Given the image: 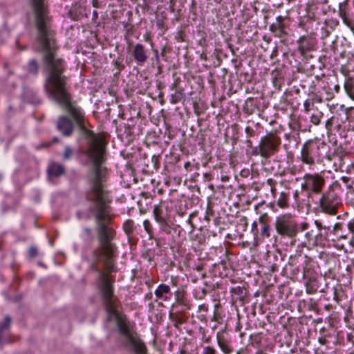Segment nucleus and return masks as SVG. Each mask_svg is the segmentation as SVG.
Masks as SVG:
<instances>
[{"label": "nucleus", "instance_id": "34", "mask_svg": "<svg viewBox=\"0 0 354 354\" xmlns=\"http://www.w3.org/2000/svg\"><path fill=\"white\" fill-rule=\"evenodd\" d=\"M310 102L308 100H306L304 103V111L308 112L310 110Z\"/></svg>", "mask_w": 354, "mask_h": 354}, {"label": "nucleus", "instance_id": "1", "mask_svg": "<svg viewBox=\"0 0 354 354\" xmlns=\"http://www.w3.org/2000/svg\"><path fill=\"white\" fill-rule=\"evenodd\" d=\"M325 147L324 142H319L312 140L306 142L301 148L300 156L298 158L304 164L310 167L315 165L321 158V149Z\"/></svg>", "mask_w": 354, "mask_h": 354}, {"label": "nucleus", "instance_id": "22", "mask_svg": "<svg viewBox=\"0 0 354 354\" xmlns=\"http://www.w3.org/2000/svg\"><path fill=\"white\" fill-rule=\"evenodd\" d=\"M143 226L149 237H152L153 232L151 222L149 220H145L143 222Z\"/></svg>", "mask_w": 354, "mask_h": 354}, {"label": "nucleus", "instance_id": "4", "mask_svg": "<svg viewBox=\"0 0 354 354\" xmlns=\"http://www.w3.org/2000/svg\"><path fill=\"white\" fill-rule=\"evenodd\" d=\"M301 188L309 193L320 194L325 184L324 177L319 174H306L304 176Z\"/></svg>", "mask_w": 354, "mask_h": 354}, {"label": "nucleus", "instance_id": "11", "mask_svg": "<svg viewBox=\"0 0 354 354\" xmlns=\"http://www.w3.org/2000/svg\"><path fill=\"white\" fill-rule=\"evenodd\" d=\"M298 44L300 53L304 55L314 48L315 41L311 37L303 36L298 40Z\"/></svg>", "mask_w": 354, "mask_h": 354}, {"label": "nucleus", "instance_id": "12", "mask_svg": "<svg viewBox=\"0 0 354 354\" xmlns=\"http://www.w3.org/2000/svg\"><path fill=\"white\" fill-rule=\"evenodd\" d=\"M154 294L158 299L164 301H168L171 295L170 287L167 284L161 283L156 289Z\"/></svg>", "mask_w": 354, "mask_h": 354}, {"label": "nucleus", "instance_id": "18", "mask_svg": "<svg viewBox=\"0 0 354 354\" xmlns=\"http://www.w3.org/2000/svg\"><path fill=\"white\" fill-rule=\"evenodd\" d=\"M347 6H348L347 1H345L344 2H342V3H339V10H338V12H339V16L341 18H345V17L347 16V15H348V12H347Z\"/></svg>", "mask_w": 354, "mask_h": 354}, {"label": "nucleus", "instance_id": "28", "mask_svg": "<svg viewBox=\"0 0 354 354\" xmlns=\"http://www.w3.org/2000/svg\"><path fill=\"white\" fill-rule=\"evenodd\" d=\"M315 224L319 230H321L322 228H324L326 230V232H329V230H330V227H326V226L323 227L322 223L317 220H316L315 221Z\"/></svg>", "mask_w": 354, "mask_h": 354}, {"label": "nucleus", "instance_id": "3", "mask_svg": "<svg viewBox=\"0 0 354 354\" xmlns=\"http://www.w3.org/2000/svg\"><path fill=\"white\" fill-rule=\"evenodd\" d=\"M340 198L333 191H328L322 194L319 199V207L322 211L330 215H335Z\"/></svg>", "mask_w": 354, "mask_h": 354}, {"label": "nucleus", "instance_id": "38", "mask_svg": "<svg viewBox=\"0 0 354 354\" xmlns=\"http://www.w3.org/2000/svg\"><path fill=\"white\" fill-rule=\"evenodd\" d=\"M98 18V12L96 10H93L92 13V20L95 21Z\"/></svg>", "mask_w": 354, "mask_h": 354}, {"label": "nucleus", "instance_id": "31", "mask_svg": "<svg viewBox=\"0 0 354 354\" xmlns=\"http://www.w3.org/2000/svg\"><path fill=\"white\" fill-rule=\"evenodd\" d=\"M83 236L86 238H89L91 235V230L88 227H85L83 229Z\"/></svg>", "mask_w": 354, "mask_h": 354}, {"label": "nucleus", "instance_id": "37", "mask_svg": "<svg viewBox=\"0 0 354 354\" xmlns=\"http://www.w3.org/2000/svg\"><path fill=\"white\" fill-rule=\"evenodd\" d=\"M208 310V307L205 304H201L198 306V311L207 312Z\"/></svg>", "mask_w": 354, "mask_h": 354}, {"label": "nucleus", "instance_id": "19", "mask_svg": "<svg viewBox=\"0 0 354 354\" xmlns=\"http://www.w3.org/2000/svg\"><path fill=\"white\" fill-rule=\"evenodd\" d=\"M184 94L182 91H176L171 95L170 102L171 104H176L183 98Z\"/></svg>", "mask_w": 354, "mask_h": 354}, {"label": "nucleus", "instance_id": "33", "mask_svg": "<svg viewBox=\"0 0 354 354\" xmlns=\"http://www.w3.org/2000/svg\"><path fill=\"white\" fill-rule=\"evenodd\" d=\"M268 216L267 214H263V215H261L260 217H259V223L262 224V225H263L264 224H267V220H268Z\"/></svg>", "mask_w": 354, "mask_h": 354}, {"label": "nucleus", "instance_id": "10", "mask_svg": "<svg viewBox=\"0 0 354 354\" xmlns=\"http://www.w3.org/2000/svg\"><path fill=\"white\" fill-rule=\"evenodd\" d=\"M283 19L284 18L282 16H279L276 19V23H273L270 26V30L275 37H282L286 35L285 25L283 23Z\"/></svg>", "mask_w": 354, "mask_h": 354}, {"label": "nucleus", "instance_id": "42", "mask_svg": "<svg viewBox=\"0 0 354 354\" xmlns=\"http://www.w3.org/2000/svg\"><path fill=\"white\" fill-rule=\"evenodd\" d=\"M248 173H249L248 170H243L241 171V175L243 176H245Z\"/></svg>", "mask_w": 354, "mask_h": 354}, {"label": "nucleus", "instance_id": "45", "mask_svg": "<svg viewBox=\"0 0 354 354\" xmlns=\"http://www.w3.org/2000/svg\"><path fill=\"white\" fill-rule=\"evenodd\" d=\"M212 320H214V321H217V315H216V314H214V317H213Z\"/></svg>", "mask_w": 354, "mask_h": 354}, {"label": "nucleus", "instance_id": "30", "mask_svg": "<svg viewBox=\"0 0 354 354\" xmlns=\"http://www.w3.org/2000/svg\"><path fill=\"white\" fill-rule=\"evenodd\" d=\"M247 136L250 138L254 136V131L250 127H247L245 129Z\"/></svg>", "mask_w": 354, "mask_h": 354}, {"label": "nucleus", "instance_id": "2", "mask_svg": "<svg viewBox=\"0 0 354 354\" xmlns=\"http://www.w3.org/2000/svg\"><path fill=\"white\" fill-rule=\"evenodd\" d=\"M275 229L279 235L289 239H294L299 232L297 223L289 214H283L277 217Z\"/></svg>", "mask_w": 354, "mask_h": 354}, {"label": "nucleus", "instance_id": "7", "mask_svg": "<svg viewBox=\"0 0 354 354\" xmlns=\"http://www.w3.org/2000/svg\"><path fill=\"white\" fill-rule=\"evenodd\" d=\"M57 129L64 136H70L73 131V124L71 119L66 116H61L57 122Z\"/></svg>", "mask_w": 354, "mask_h": 354}, {"label": "nucleus", "instance_id": "17", "mask_svg": "<svg viewBox=\"0 0 354 354\" xmlns=\"http://www.w3.org/2000/svg\"><path fill=\"white\" fill-rule=\"evenodd\" d=\"M11 318L9 316H6L4 321L0 323V343L3 342L1 333L9 328Z\"/></svg>", "mask_w": 354, "mask_h": 354}, {"label": "nucleus", "instance_id": "29", "mask_svg": "<svg viewBox=\"0 0 354 354\" xmlns=\"http://www.w3.org/2000/svg\"><path fill=\"white\" fill-rule=\"evenodd\" d=\"M170 317H171V320L173 322H175L174 325L176 326H177L178 324H183L184 322V320L183 319V318H181V317H178V318L173 317L171 314H170Z\"/></svg>", "mask_w": 354, "mask_h": 354}, {"label": "nucleus", "instance_id": "13", "mask_svg": "<svg viewBox=\"0 0 354 354\" xmlns=\"http://www.w3.org/2000/svg\"><path fill=\"white\" fill-rule=\"evenodd\" d=\"M216 339L219 348L225 354H230L232 352V347L230 345L227 340L223 336H221L218 333Z\"/></svg>", "mask_w": 354, "mask_h": 354}, {"label": "nucleus", "instance_id": "15", "mask_svg": "<svg viewBox=\"0 0 354 354\" xmlns=\"http://www.w3.org/2000/svg\"><path fill=\"white\" fill-rule=\"evenodd\" d=\"M344 89L348 95L354 100V81L353 77H349L346 80L344 83Z\"/></svg>", "mask_w": 354, "mask_h": 354}, {"label": "nucleus", "instance_id": "16", "mask_svg": "<svg viewBox=\"0 0 354 354\" xmlns=\"http://www.w3.org/2000/svg\"><path fill=\"white\" fill-rule=\"evenodd\" d=\"M123 229L128 236L132 234L136 229L134 221L131 219L127 220L123 224Z\"/></svg>", "mask_w": 354, "mask_h": 354}, {"label": "nucleus", "instance_id": "36", "mask_svg": "<svg viewBox=\"0 0 354 354\" xmlns=\"http://www.w3.org/2000/svg\"><path fill=\"white\" fill-rule=\"evenodd\" d=\"M345 25H346L348 27H351L352 25V22L351 19L346 16L345 18H341Z\"/></svg>", "mask_w": 354, "mask_h": 354}, {"label": "nucleus", "instance_id": "51", "mask_svg": "<svg viewBox=\"0 0 354 354\" xmlns=\"http://www.w3.org/2000/svg\"><path fill=\"white\" fill-rule=\"evenodd\" d=\"M131 46V44H129L128 48H129Z\"/></svg>", "mask_w": 354, "mask_h": 354}, {"label": "nucleus", "instance_id": "44", "mask_svg": "<svg viewBox=\"0 0 354 354\" xmlns=\"http://www.w3.org/2000/svg\"><path fill=\"white\" fill-rule=\"evenodd\" d=\"M335 91H336L337 92H339V85H336V86H335Z\"/></svg>", "mask_w": 354, "mask_h": 354}, {"label": "nucleus", "instance_id": "5", "mask_svg": "<svg viewBox=\"0 0 354 354\" xmlns=\"http://www.w3.org/2000/svg\"><path fill=\"white\" fill-rule=\"evenodd\" d=\"M280 143L281 139L277 136L272 134L262 137L259 142L261 149V156L269 158L272 156Z\"/></svg>", "mask_w": 354, "mask_h": 354}, {"label": "nucleus", "instance_id": "41", "mask_svg": "<svg viewBox=\"0 0 354 354\" xmlns=\"http://www.w3.org/2000/svg\"><path fill=\"white\" fill-rule=\"evenodd\" d=\"M341 179L345 183H347L349 181V178L346 177V176H343V177H342Z\"/></svg>", "mask_w": 354, "mask_h": 354}, {"label": "nucleus", "instance_id": "27", "mask_svg": "<svg viewBox=\"0 0 354 354\" xmlns=\"http://www.w3.org/2000/svg\"><path fill=\"white\" fill-rule=\"evenodd\" d=\"M270 227L268 224H264L263 225H262V227H261V234L263 236H265L266 237H269L270 236Z\"/></svg>", "mask_w": 354, "mask_h": 354}, {"label": "nucleus", "instance_id": "48", "mask_svg": "<svg viewBox=\"0 0 354 354\" xmlns=\"http://www.w3.org/2000/svg\"><path fill=\"white\" fill-rule=\"evenodd\" d=\"M247 142L250 146L252 145V142L250 140H248Z\"/></svg>", "mask_w": 354, "mask_h": 354}, {"label": "nucleus", "instance_id": "6", "mask_svg": "<svg viewBox=\"0 0 354 354\" xmlns=\"http://www.w3.org/2000/svg\"><path fill=\"white\" fill-rule=\"evenodd\" d=\"M153 216L156 221L160 225V228L165 230L168 227V221L169 219V207L163 204L154 206Z\"/></svg>", "mask_w": 354, "mask_h": 354}, {"label": "nucleus", "instance_id": "20", "mask_svg": "<svg viewBox=\"0 0 354 354\" xmlns=\"http://www.w3.org/2000/svg\"><path fill=\"white\" fill-rule=\"evenodd\" d=\"M28 71L32 74H37L38 72V65L35 59H31L28 65Z\"/></svg>", "mask_w": 354, "mask_h": 354}, {"label": "nucleus", "instance_id": "9", "mask_svg": "<svg viewBox=\"0 0 354 354\" xmlns=\"http://www.w3.org/2000/svg\"><path fill=\"white\" fill-rule=\"evenodd\" d=\"M344 227L349 228V225H344L343 223H337L332 230L330 229L329 232H326L328 237L333 236L332 239L334 240L335 237L337 239H345L347 238V234L342 232Z\"/></svg>", "mask_w": 354, "mask_h": 354}, {"label": "nucleus", "instance_id": "24", "mask_svg": "<svg viewBox=\"0 0 354 354\" xmlns=\"http://www.w3.org/2000/svg\"><path fill=\"white\" fill-rule=\"evenodd\" d=\"M202 354H217L216 350L210 346L203 347Z\"/></svg>", "mask_w": 354, "mask_h": 354}, {"label": "nucleus", "instance_id": "40", "mask_svg": "<svg viewBox=\"0 0 354 354\" xmlns=\"http://www.w3.org/2000/svg\"><path fill=\"white\" fill-rule=\"evenodd\" d=\"M305 236L308 240H310L312 239V233L310 232H307L305 234Z\"/></svg>", "mask_w": 354, "mask_h": 354}, {"label": "nucleus", "instance_id": "39", "mask_svg": "<svg viewBox=\"0 0 354 354\" xmlns=\"http://www.w3.org/2000/svg\"><path fill=\"white\" fill-rule=\"evenodd\" d=\"M154 53H155V55H156V61L157 62H158L160 61L158 50H154Z\"/></svg>", "mask_w": 354, "mask_h": 354}, {"label": "nucleus", "instance_id": "47", "mask_svg": "<svg viewBox=\"0 0 354 354\" xmlns=\"http://www.w3.org/2000/svg\"><path fill=\"white\" fill-rule=\"evenodd\" d=\"M77 216L79 218H81V216H80V212H77Z\"/></svg>", "mask_w": 354, "mask_h": 354}, {"label": "nucleus", "instance_id": "26", "mask_svg": "<svg viewBox=\"0 0 354 354\" xmlns=\"http://www.w3.org/2000/svg\"><path fill=\"white\" fill-rule=\"evenodd\" d=\"M38 254V250L36 247L32 246L28 250V256L30 258L37 257Z\"/></svg>", "mask_w": 354, "mask_h": 354}, {"label": "nucleus", "instance_id": "23", "mask_svg": "<svg viewBox=\"0 0 354 354\" xmlns=\"http://www.w3.org/2000/svg\"><path fill=\"white\" fill-rule=\"evenodd\" d=\"M73 154V150L69 146H66L63 153V159L69 160L72 157Z\"/></svg>", "mask_w": 354, "mask_h": 354}, {"label": "nucleus", "instance_id": "50", "mask_svg": "<svg viewBox=\"0 0 354 354\" xmlns=\"http://www.w3.org/2000/svg\"><path fill=\"white\" fill-rule=\"evenodd\" d=\"M348 354H354V351L350 352Z\"/></svg>", "mask_w": 354, "mask_h": 354}, {"label": "nucleus", "instance_id": "43", "mask_svg": "<svg viewBox=\"0 0 354 354\" xmlns=\"http://www.w3.org/2000/svg\"><path fill=\"white\" fill-rule=\"evenodd\" d=\"M93 6L95 8L98 7V3L97 1H93Z\"/></svg>", "mask_w": 354, "mask_h": 354}, {"label": "nucleus", "instance_id": "35", "mask_svg": "<svg viewBox=\"0 0 354 354\" xmlns=\"http://www.w3.org/2000/svg\"><path fill=\"white\" fill-rule=\"evenodd\" d=\"M308 223L306 222L301 223L299 227L298 226L299 230H300L301 231H305L308 229Z\"/></svg>", "mask_w": 354, "mask_h": 354}, {"label": "nucleus", "instance_id": "21", "mask_svg": "<svg viewBox=\"0 0 354 354\" xmlns=\"http://www.w3.org/2000/svg\"><path fill=\"white\" fill-rule=\"evenodd\" d=\"M277 204L280 207H286L288 205V195L281 192L278 199Z\"/></svg>", "mask_w": 354, "mask_h": 354}, {"label": "nucleus", "instance_id": "32", "mask_svg": "<svg viewBox=\"0 0 354 354\" xmlns=\"http://www.w3.org/2000/svg\"><path fill=\"white\" fill-rule=\"evenodd\" d=\"M261 149L260 144L259 145V146L254 147L252 150V154L255 155V156H258V155L261 156Z\"/></svg>", "mask_w": 354, "mask_h": 354}, {"label": "nucleus", "instance_id": "8", "mask_svg": "<svg viewBox=\"0 0 354 354\" xmlns=\"http://www.w3.org/2000/svg\"><path fill=\"white\" fill-rule=\"evenodd\" d=\"M132 55L139 65H142L148 59L147 51L141 44H136L133 46Z\"/></svg>", "mask_w": 354, "mask_h": 354}, {"label": "nucleus", "instance_id": "25", "mask_svg": "<svg viewBox=\"0 0 354 354\" xmlns=\"http://www.w3.org/2000/svg\"><path fill=\"white\" fill-rule=\"evenodd\" d=\"M322 116V114L312 115L310 117V122L315 125H318L320 123Z\"/></svg>", "mask_w": 354, "mask_h": 354}, {"label": "nucleus", "instance_id": "14", "mask_svg": "<svg viewBox=\"0 0 354 354\" xmlns=\"http://www.w3.org/2000/svg\"><path fill=\"white\" fill-rule=\"evenodd\" d=\"M48 171L51 176H59L64 173V168L60 164L52 163L48 167Z\"/></svg>", "mask_w": 354, "mask_h": 354}, {"label": "nucleus", "instance_id": "49", "mask_svg": "<svg viewBox=\"0 0 354 354\" xmlns=\"http://www.w3.org/2000/svg\"><path fill=\"white\" fill-rule=\"evenodd\" d=\"M252 225H253V227H257V223H254Z\"/></svg>", "mask_w": 354, "mask_h": 354}, {"label": "nucleus", "instance_id": "46", "mask_svg": "<svg viewBox=\"0 0 354 354\" xmlns=\"http://www.w3.org/2000/svg\"><path fill=\"white\" fill-rule=\"evenodd\" d=\"M177 301H178V302H180V303H182V304L183 303V299H178H178H177Z\"/></svg>", "mask_w": 354, "mask_h": 354}]
</instances>
